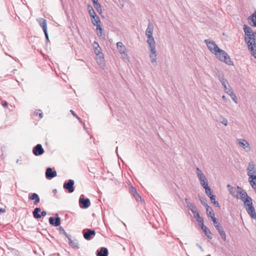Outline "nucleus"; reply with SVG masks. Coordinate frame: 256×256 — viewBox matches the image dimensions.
<instances>
[{
  "mask_svg": "<svg viewBox=\"0 0 256 256\" xmlns=\"http://www.w3.org/2000/svg\"><path fill=\"white\" fill-rule=\"evenodd\" d=\"M154 26L152 23L150 22L146 30V35L148 38L147 43L150 50V58L152 62H156V42L152 36Z\"/></svg>",
  "mask_w": 256,
  "mask_h": 256,
  "instance_id": "1",
  "label": "nucleus"
},
{
  "mask_svg": "<svg viewBox=\"0 0 256 256\" xmlns=\"http://www.w3.org/2000/svg\"><path fill=\"white\" fill-rule=\"evenodd\" d=\"M238 195L236 196L237 198L241 199L244 202V207L250 216L252 218H256V212L254 208L252 206L251 198L248 196L244 191L241 190L238 187Z\"/></svg>",
  "mask_w": 256,
  "mask_h": 256,
  "instance_id": "2",
  "label": "nucleus"
},
{
  "mask_svg": "<svg viewBox=\"0 0 256 256\" xmlns=\"http://www.w3.org/2000/svg\"><path fill=\"white\" fill-rule=\"evenodd\" d=\"M244 32L245 34V40L248 44L249 50L252 56L256 58V46L254 36L252 28L244 25Z\"/></svg>",
  "mask_w": 256,
  "mask_h": 256,
  "instance_id": "3",
  "label": "nucleus"
},
{
  "mask_svg": "<svg viewBox=\"0 0 256 256\" xmlns=\"http://www.w3.org/2000/svg\"><path fill=\"white\" fill-rule=\"evenodd\" d=\"M214 54L220 60L224 62L228 65L233 64L230 56L224 50L219 48V50H217Z\"/></svg>",
  "mask_w": 256,
  "mask_h": 256,
  "instance_id": "4",
  "label": "nucleus"
},
{
  "mask_svg": "<svg viewBox=\"0 0 256 256\" xmlns=\"http://www.w3.org/2000/svg\"><path fill=\"white\" fill-rule=\"evenodd\" d=\"M204 42L206 43L208 49L212 54H214L217 50H219V48L214 41H208L206 40Z\"/></svg>",
  "mask_w": 256,
  "mask_h": 256,
  "instance_id": "5",
  "label": "nucleus"
},
{
  "mask_svg": "<svg viewBox=\"0 0 256 256\" xmlns=\"http://www.w3.org/2000/svg\"><path fill=\"white\" fill-rule=\"evenodd\" d=\"M248 174L249 176V180L256 176V169L252 162H250L248 168Z\"/></svg>",
  "mask_w": 256,
  "mask_h": 256,
  "instance_id": "6",
  "label": "nucleus"
},
{
  "mask_svg": "<svg viewBox=\"0 0 256 256\" xmlns=\"http://www.w3.org/2000/svg\"><path fill=\"white\" fill-rule=\"evenodd\" d=\"M74 181L72 180H70L68 182L64 184V188L67 190L69 192L72 193L74 191Z\"/></svg>",
  "mask_w": 256,
  "mask_h": 256,
  "instance_id": "7",
  "label": "nucleus"
},
{
  "mask_svg": "<svg viewBox=\"0 0 256 256\" xmlns=\"http://www.w3.org/2000/svg\"><path fill=\"white\" fill-rule=\"evenodd\" d=\"M32 152L35 156H40L44 153V150L40 144H38L34 148Z\"/></svg>",
  "mask_w": 256,
  "mask_h": 256,
  "instance_id": "8",
  "label": "nucleus"
},
{
  "mask_svg": "<svg viewBox=\"0 0 256 256\" xmlns=\"http://www.w3.org/2000/svg\"><path fill=\"white\" fill-rule=\"evenodd\" d=\"M116 47L118 52L120 54H123L124 56H128V54H126V48L122 42H117Z\"/></svg>",
  "mask_w": 256,
  "mask_h": 256,
  "instance_id": "9",
  "label": "nucleus"
},
{
  "mask_svg": "<svg viewBox=\"0 0 256 256\" xmlns=\"http://www.w3.org/2000/svg\"><path fill=\"white\" fill-rule=\"evenodd\" d=\"M95 234L96 232L94 230H88L84 233V236L85 239L89 240H90L92 238H94Z\"/></svg>",
  "mask_w": 256,
  "mask_h": 256,
  "instance_id": "10",
  "label": "nucleus"
},
{
  "mask_svg": "<svg viewBox=\"0 0 256 256\" xmlns=\"http://www.w3.org/2000/svg\"><path fill=\"white\" fill-rule=\"evenodd\" d=\"M56 176V171H52V170L50 168H48L46 169V176L48 179H51Z\"/></svg>",
  "mask_w": 256,
  "mask_h": 256,
  "instance_id": "11",
  "label": "nucleus"
},
{
  "mask_svg": "<svg viewBox=\"0 0 256 256\" xmlns=\"http://www.w3.org/2000/svg\"><path fill=\"white\" fill-rule=\"evenodd\" d=\"M80 204H82L83 206H81L83 208H86L90 206V201L89 199H84L83 197L80 196Z\"/></svg>",
  "mask_w": 256,
  "mask_h": 256,
  "instance_id": "12",
  "label": "nucleus"
},
{
  "mask_svg": "<svg viewBox=\"0 0 256 256\" xmlns=\"http://www.w3.org/2000/svg\"><path fill=\"white\" fill-rule=\"evenodd\" d=\"M89 14L91 17L92 21L94 26H96V20L95 19V12L92 6H88V8Z\"/></svg>",
  "mask_w": 256,
  "mask_h": 256,
  "instance_id": "13",
  "label": "nucleus"
},
{
  "mask_svg": "<svg viewBox=\"0 0 256 256\" xmlns=\"http://www.w3.org/2000/svg\"><path fill=\"white\" fill-rule=\"evenodd\" d=\"M238 144L240 146L244 149H246V150H248L250 149L249 144L247 141L244 139L238 140Z\"/></svg>",
  "mask_w": 256,
  "mask_h": 256,
  "instance_id": "14",
  "label": "nucleus"
},
{
  "mask_svg": "<svg viewBox=\"0 0 256 256\" xmlns=\"http://www.w3.org/2000/svg\"><path fill=\"white\" fill-rule=\"evenodd\" d=\"M40 26L42 28V30L44 32L47 31V23L46 20L45 19L40 18L37 20Z\"/></svg>",
  "mask_w": 256,
  "mask_h": 256,
  "instance_id": "15",
  "label": "nucleus"
},
{
  "mask_svg": "<svg viewBox=\"0 0 256 256\" xmlns=\"http://www.w3.org/2000/svg\"><path fill=\"white\" fill-rule=\"evenodd\" d=\"M100 20H97V35L102 38H104V34L103 33V30L100 25Z\"/></svg>",
  "mask_w": 256,
  "mask_h": 256,
  "instance_id": "16",
  "label": "nucleus"
},
{
  "mask_svg": "<svg viewBox=\"0 0 256 256\" xmlns=\"http://www.w3.org/2000/svg\"><path fill=\"white\" fill-rule=\"evenodd\" d=\"M204 205L206 207V211L208 216L210 217L211 219L214 218V214L212 208L206 204H204Z\"/></svg>",
  "mask_w": 256,
  "mask_h": 256,
  "instance_id": "17",
  "label": "nucleus"
},
{
  "mask_svg": "<svg viewBox=\"0 0 256 256\" xmlns=\"http://www.w3.org/2000/svg\"><path fill=\"white\" fill-rule=\"evenodd\" d=\"M108 251L106 248H101L97 251V256H108Z\"/></svg>",
  "mask_w": 256,
  "mask_h": 256,
  "instance_id": "18",
  "label": "nucleus"
},
{
  "mask_svg": "<svg viewBox=\"0 0 256 256\" xmlns=\"http://www.w3.org/2000/svg\"><path fill=\"white\" fill-rule=\"evenodd\" d=\"M201 228L202 230L205 234L210 238H212V234L209 229L204 226V223L200 224Z\"/></svg>",
  "mask_w": 256,
  "mask_h": 256,
  "instance_id": "19",
  "label": "nucleus"
},
{
  "mask_svg": "<svg viewBox=\"0 0 256 256\" xmlns=\"http://www.w3.org/2000/svg\"><path fill=\"white\" fill-rule=\"evenodd\" d=\"M28 198L30 200H34V204L35 205H37L40 202V199L36 193H34L30 195H29Z\"/></svg>",
  "mask_w": 256,
  "mask_h": 256,
  "instance_id": "20",
  "label": "nucleus"
},
{
  "mask_svg": "<svg viewBox=\"0 0 256 256\" xmlns=\"http://www.w3.org/2000/svg\"><path fill=\"white\" fill-rule=\"evenodd\" d=\"M49 222L50 224L54 226H58L60 224V218H54V217H50L49 218Z\"/></svg>",
  "mask_w": 256,
  "mask_h": 256,
  "instance_id": "21",
  "label": "nucleus"
},
{
  "mask_svg": "<svg viewBox=\"0 0 256 256\" xmlns=\"http://www.w3.org/2000/svg\"><path fill=\"white\" fill-rule=\"evenodd\" d=\"M104 58L103 54L100 52L97 53V64H104Z\"/></svg>",
  "mask_w": 256,
  "mask_h": 256,
  "instance_id": "22",
  "label": "nucleus"
},
{
  "mask_svg": "<svg viewBox=\"0 0 256 256\" xmlns=\"http://www.w3.org/2000/svg\"><path fill=\"white\" fill-rule=\"evenodd\" d=\"M250 20L252 23L250 22V24L253 26H256V12H255L250 18Z\"/></svg>",
  "mask_w": 256,
  "mask_h": 256,
  "instance_id": "23",
  "label": "nucleus"
},
{
  "mask_svg": "<svg viewBox=\"0 0 256 256\" xmlns=\"http://www.w3.org/2000/svg\"><path fill=\"white\" fill-rule=\"evenodd\" d=\"M200 176L201 177L198 178L200 181V183L203 187H205V186L208 185V182H207L206 178L204 176Z\"/></svg>",
  "mask_w": 256,
  "mask_h": 256,
  "instance_id": "24",
  "label": "nucleus"
},
{
  "mask_svg": "<svg viewBox=\"0 0 256 256\" xmlns=\"http://www.w3.org/2000/svg\"><path fill=\"white\" fill-rule=\"evenodd\" d=\"M40 208H36L33 212V216L34 217L36 218H41V215L39 214V212H40Z\"/></svg>",
  "mask_w": 256,
  "mask_h": 256,
  "instance_id": "25",
  "label": "nucleus"
},
{
  "mask_svg": "<svg viewBox=\"0 0 256 256\" xmlns=\"http://www.w3.org/2000/svg\"><path fill=\"white\" fill-rule=\"evenodd\" d=\"M194 217L196 218L197 222H198L200 224L204 223L203 218L200 217L199 213L198 212L194 214Z\"/></svg>",
  "mask_w": 256,
  "mask_h": 256,
  "instance_id": "26",
  "label": "nucleus"
},
{
  "mask_svg": "<svg viewBox=\"0 0 256 256\" xmlns=\"http://www.w3.org/2000/svg\"><path fill=\"white\" fill-rule=\"evenodd\" d=\"M249 182L255 190H256V176H254L252 178L249 180Z\"/></svg>",
  "mask_w": 256,
  "mask_h": 256,
  "instance_id": "27",
  "label": "nucleus"
},
{
  "mask_svg": "<svg viewBox=\"0 0 256 256\" xmlns=\"http://www.w3.org/2000/svg\"><path fill=\"white\" fill-rule=\"evenodd\" d=\"M188 207L190 210L193 214L197 212L196 207L190 202L188 203Z\"/></svg>",
  "mask_w": 256,
  "mask_h": 256,
  "instance_id": "28",
  "label": "nucleus"
},
{
  "mask_svg": "<svg viewBox=\"0 0 256 256\" xmlns=\"http://www.w3.org/2000/svg\"><path fill=\"white\" fill-rule=\"evenodd\" d=\"M204 188L206 190V194L208 196H212V192H211V189L210 188V187L208 185L206 186H205V187H204Z\"/></svg>",
  "mask_w": 256,
  "mask_h": 256,
  "instance_id": "29",
  "label": "nucleus"
},
{
  "mask_svg": "<svg viewBox=\"0 0 256 256\" xmlns=\"http://www.w3.org/2000/svg\"><path fill=\"white\" fill-rule=\"evenodd\" d=\"M222 84L223 85V86L224 88L225 92L226 93H228V94L232 91V90L231 89H230L229 88L227 87L226 82H222Z\"/></svg>",
  "mask_w": 256,
  "mask_h": 256,
  "instance_id": "30",
  "label": "nucleus"
},
{
  "mask_svg": "<svg viewBox=\"0 0 256 256\" xmlns=\"http://www.w3.org/2000/svg\"><path fill=\"white\" fill-rule=\"evenodd\" d=\"M228 94L230 96L232 100L236 103H238L237 98L236 96L234 94L232 91Z\"/></svg>",
  "mask_w": 256,
  "mask_h": 256,
  "instance_id": "31",
  "label": "nucleus"
},
{
  "mask_svg": "<svg viewBox=\"0 0 256 256\" xmlns=\"http://www.w3.org/2000/svg\"><path fill=\"white\" fill-rule=\"evenodd\" d=\"M210 198V200L212 201V203H214V204L216 206H218V202H216V198H215V196L214 195H212L210 196H209Z\"/></svg>",
  "mask_w": 256,
  "mask_h": 256,
  "instance_id": "32",
  "label": "nucleus"
},
{
  "mask_svg": "<svg viewBox=\"0 0 256 256\" xmlns=\"http://www.w3.org/2000/svg\"><path fill=\"white\" fill-rule=\"evenodd\" d=\"M218 232H219V234L220 235L222 238V239H224V240H226V235L225 232L224 230L223 229H222L221 230H220Z\"/></svg>",
  "mask_w": 256,
  "mask_h": 256,
  "instance_id": "33",
  "label": "nucleus"
},
{
  "mask_svg": "<svg viewBox=\"0 0 256 256\" xmlns=\"http://www.w3.org/2000/svg\"><path fill=\"white\" fill-rule=\"evenodd\" d=\"M70 112L80 122H82L81 118L72 110H70Z\"/></svg>",
  "mask_w": 256,
  "mask_h": 256,
  "instance_id": "34",
  "label": "nucleus"
},
{
  "mask_svg": "<svg viewBox=\"0 0 256 256\" xmlns=\"http://www.w3.org/2000/svg\"><path fill=\"white\" fill-rule=\"evenodd\" d=\"M228 190H230V193L232 194V195H234V190H236V188L232 186H230V185H228Z\"/></svg>",
  "mask_w": 256,
  "mask_h": 256,
  "instance_id": "35",
  "label": "nucleus"
},
{
  "mask_svg": "<svg viewBox=\"0 0 256 256\" xmlns=\"http://www.w3.org/2000/svg\"><path fill=\"white\" fill-rule=\"evenodd\" d=\"M135 198L137 201H140L142 200V198L140 196L138 193L136 192L134 194Z\"/></svg>",
  "mask_w": 256,
  "mask_h": 256,
  "instance_id": "36",
  "label": "nucleus"
},
{
  "mask_svg": "<svg viewBox=\"0 0 256 256\" xmlns=\"http://www.w3.org/2000/svg\"><path fill=\"white\" fill-rule=\"evenodd\" d=\"M97 11L99 12L100 14H102V8L100 5L97 2Z\"/></svg>",
  "mask_w": 256,
  "mask_h": 256,
  "instance_id": "37",
  "label": "nucleus"
},
{
  "mask_svg": "<svg viewBox=\"0 0 256 256\" xmlns=\"http://www.w3.org/2000/svg\"><path fill=\"white\" fill-rule=\"evenodd\" d=\"M196 170L198 172L197 174L198 178L201 177L200 176H204V174L202 173V171L198 168H197Z\"/></svg>",
  "mask_w": 256,
  "mask_h": 256,
  "instance_id": "38",
  "label": "nucleus"
},
{
  "mask_svg": "<svg viewBox=\"0 0 256 256\" xmlns=\"http://www.w3.org/2000/svg\"><path fill=\"white\" fill-rule=\"evenodd\" d=\"M215 227L217 229L218 232H219L220 230H221L223 229L222 228V227L220 226V224H218L215 225Z\"/></svg>",
  "mask_w": 256,
  "mask_h": 256,
  "instance_id": "39",
  "label": "nucleus"
},
{
  "mask_svg": "<svg viewBox=\"0 0 256 256\" xmlns=\"http://www.w3.org/2000/svg\"><path fill=\"white\" fill-rule=\"evenodd\" d=\"M212 220L213 222L214 226L215 225H216L218 224H219L218 222V220H216V218L214 217V218H212L211 219Z\"/></svg>",
  "mask_w": 256,
  "mask_h": 256,
  "instance_id": "40",
  "label": "nucleus"
},
{
  "mask_svg": "<svg viewBox=\"0 0 256 256\" xmlns=\"http://www.w3.org/2000/svg\"><path fill=\"white\" fill-rule=\"evenodd\" d=\"M44 35L46 36V38L47 41H48L49 38H48V31L44 32Z\"/></svg>",
  "mask_w": 256,
  "mask_h": 256,
  "instance_id": "41",
  "label": "nucleus"
},
{
  "mask_svg": "<svg viewBox=\"0 0 256 256\" xmlns=\"http://www.w3.org/2000/svg\"><path fill=\"white\" fill-rule=\"evenodd\" d=\"M222 122L224 124L225 126L227 125L228 120L226 119H224Z\"/></svg>",
  "mask_w": 256,
  "mask_h": 256,
  "instance_id": "42",
  "label": "nucleus"
},
{
  "mask_svg": "<svg viewBox=\"0 0 256 256\" xmlns=\"http://www.w3.org/2000/svg\"><path fill=\"white\" fill-rule=\"evenodd\" d=\"M46 212H45V211H42V212H41V216H46Z\"/></svg>",
  "mask_w": 256,
  "mask_h": 256,
  "instance_id": "43",
  "label": "nucleus"
},
{
  "mask_svg": "<svg viewBox=\"0 0 256 256\" xmlns=\"http://www.w3.org/2000/svg\"><path fill=\"white\" fill-rule=\"evenodd\" d=\"M2 106H4L6 107V106H8V102H7L6 101L2 103Z\"/></svg>",
  "mask_w": 256,
  "mask_h": 256,
  "instance_id": "44",
  "label": "nucleus"
},
{
  "mask_svg": "<svg viewBox=\"0 0 256 256\" xmlns=\"http://www.w3.org/2000/svg\"><path fill=\"white\" fill-rule=\"evenodd\" d=\"M94 3V7H96V0H92Z\"/></svg>",
  "mask_w": 256,
  "mask_h": 256,
  "instance_id": "45",
  "label": "nucleus"
},
{
  "mask_svg": "<svg viewBox=\"0 0 256 256\" xmlns=\"http://www.w3.org/2000/svg\"><path fill=\"white\" fill-rule=\"evenodd\" d=\"M222 98L224 100L226 101V98L224 96H223Z\"/></svg>",
  "mask_w": 256,
  "mask_h": 256,
  "instance_id": "46",
  "label": "nucleus"
},
{
  "mask_svg": "<svg viewBox=\"0 0 256 256\" xmlns=\"http://www.w3.org/2000/svg\"><path fill=\"white\" fill-rule=\"evenodd\" d=\"M39 116H40V118H42V113H40L39 114Z\"/></svg>",
  "mask_w": 256,
  "mask_h": 256,
  "instance_id": "47",
  "label": "nucleus"
},
{
  "mask_svg": "<svg viewBox=\"0 0 256 256\" xmlns=\"http://www.w3.org/2000/svg\"><path fill=\"white\" fill-rule=\"evenodd\" d=\"M132 191H134L135 193H136V192H136V190L134 188H132Z\"/></svg>",
  "mask_w": 256,
  "mask_h": 256,
  "instance_id": "48",
  "label": "nucleus"
},
{
  "mask_svg": "<svg viewBox=\"0 0 256 256\" xmlns=\"http://www.w3.org/2000/svg\"><path fill=\"white\" fill-rule=\"evenodd\" d=\"M185 200H186V202L187 204L189 202H188V199H187V198H186Z\"/></svg>",
  "mask_w": 256,
  "mask_h": 256,
  "instance_id": "49",
  "label": "nucleus"
},
{
  "mask_svg": "<svg viewBox=\"0 0 256 256\" xmlns=\"http://www.w3.org/2000/svg\"><path fill=\"white\" fill-rule=\"evenodd\" d=\"M255 34H256V32H255Z\"/></svg>",
  "mask_w": 256,
  "mask_h": 256,
  "instance_id": "50",
  "label": "nucleus"
}]
</instances>
